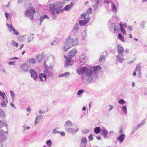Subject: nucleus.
Wrapping results in <instances>:
<instances>
[{
	"instance_id": "nucleus-1",
	"label": "nucleus",
	"mask_w": 147,
	"mask_h": 147,
	"mask_svg": "<svg viewBox=\"0 0 147 147\" xmlns=\"http://www.w3.org/2000/svg\"><path fill=\"white\" fill-rule=\"evenodd\" d=\"M93 67V71L90 69L87 71V76L89 77L88 79L90 81H91V82L92 80L97 78V74L100 71L101 69V67L99 65L94 66Z\"/></svg>"
},
{
	"instance_id": "nucleus-2",
	"label": "nucleus",
	"mask_w": 147,
	"mask_h": 147,
	"mask_svg": "<svg viewBox=\"0 0 147 147\" xmlns=\"http://www.w3.org/2000/svg\"><path fill=\"white\" fill-rule=\"evenodd\" d=\"M78 41L77 39H73L71 36H69L66 39V43L63 49L65 52H67L71 47L78 44Z\"/></svg>"
},
{
	"instance_id": "nucleus-3",
	"label": "nucleus",
	"mask_w": 147,
	"mask_h": 147,
	"mask_svg": "<svg viewBox=\"0 0 147 147\" xmlns=\"http://www.w3.org/2000/svg\"><path fill=\"white\" fill-rule=\"evenodd\" d=\"M90 69L87 68L85 67H82L78 68L77 70V72L79 75H80L82 74H86L82 77V79L84 82L86 83L91 82V81H90L88 78L89 76H87V71Z\"/></svg>"
},
{
	"instance_id": "nucleus-4",
	"label": "nucleus",
	"mask_w": 147,
	"mask_h": 147,
	"mask_svg": "<svg viewBox=\"0 0 147 147\" xmlns=\"http://www.w3.org/2000/svg\"><path fill=\"white\" fill-rule=\"evenodd\" d=\"M63 6L62 3L57 2L54 3L53 4H50L49 7L52 13L53 19H55L56 17L55 15V8H61Z\"/></svg>"
},
{
	"instance_id": "nucleus-5",
	"label": "nucleus",
	"mask_w": 147,
	"mask_h": 147,
	"mask_svg": "<svg viewBox=\"0 0 147 147\" xmlns=\"http://www.w3.org/2000/svg\"><path fill=\"white\" fill-rule=\"evenodd\" d=\"M35 10L33 7H31L25 11V15L26 17L29 18L31 20L34 18V16L35 13Z\"/></svg>"
},
{
	"instance_id": "nucleus-6",
	"label": "nucleus",
	"mask_w": 147,
	"mask_h": 147,
	"mask_svg": "<svg viewBox=\"0 0 147 147\" xmlns=\"http://www.w3.org/2000/svg\"><path fill=\"white\" fill-rule=\"evenodd\" d=\"M64 58L66 59L65 61V67L66 68L68 67L69 65L71 66L73 64L74 61L73 60L69 58L66 55L64 56Z\"/></svg>"
},
{
	"instance_id": "nucleus-7",
	"label": "nucleus",
	"mask_w": 147,
	"mask_h": 147,
	"mask_svg": "<svg viewBox=\"0 0 147 147\" xmlns=\"http://www.w3.org/2000/svg\"><path fill=\"white\" fill-rule=\"evenodd\" d=\"M29 72L31 74V76L34 80H35L38 78V76L36 72L33 69L29 70Z\"/></svg>"
},
{
	"instance_id": "nucleus-8",
	"label": "nucleus",
	"mask_w": 147,
	"mask_h": 147,
	"mask_svg": "<svg viewBox=\"0 0 147 147\" xmlns=\"http://www.w3.org/2000/svg\"><path fill=\"white\" fill-rule=\"evenodd\" d=\"M90 18L87 17L84 20H81L79 21V24L81 26L85 25L89 21Z\"/></svg>"
},
{
	"instance_id": "nucleus-9",
	"label": "nucleus",
	"mask_w": 147,
	"mask_h": 147,
	"mask_svg": "<svg viewBox=\"0 0 147 147\" xmlns=\"http://www.w3.org/2000/svg\"><path fill=\"white\" fill-rule=\"evenodd\" d=\"M79 129V128L78 127H76L75 129L69 127L68 128L65 129V130L69 133L71 134H74L78 131Z\"/></svg>"
},
{
	"instance_id": "nucleus-10",
	"label": "nucleus",
	"mask_w": 147,
	"mask_h": 147,
	"mask_svg": "<svg viewBox=\"0 0 147 147\" xmlns=\"http://www.w3.org/2000/svg\"><path fill=\"white\" fill-rule=\"evenodd\" d=\"M21 68L24 72H26L29 71L28 69L31 68V67L27 63H24L22 66Z\"/></svg>"
},
{
	"instance_id": "nucleus-11",
	"label": "nucleus",
	"mask_w": 147,
	"mask_h": 147,
	"mask_svg": "<svg viewBox=\"0 0 147 147\" xmlns=\"http://www.w3.org/2000/svg\"><path fill=\"white\" fill-rule=\"evenodd\" d=\"M124 56V55H120V54H118L116 56L117 61L119 63H122L123 62V60L124 59L123 58Z\"/></svg>"
},
{
	"instance_id": "nucleus-12",
	"label": "nucleus",
	"mask_w": 147,
	"mask_h": 147,
	"mask_svg": "<svg viewBox=\"0 0 147 147\" xmlns=\"http://www.w3.org/2000/svg\"><path fill=\"white\" fill-rule=\"evenodd\" d=\"M117 48L118 54H120V55H124L123 53L125 51V50L123 47L120 45H119L117 46Z\"/></svg>"
},
{
	"instance_id": "nucleus-13",
	"label": "nucleus",
	"mask_w": 147,
	"mask_h": 147,
	"mask_svg": "<svg viewBox=\"0 0 147 147\" xmlns=\"http://www.w3.org/2000/svg\"><path fill=\"white\" fill-rule=\"evenodd\" d=\"M47 75L44 73H40L39 75V78L40 81H46Z\"/></svg>"
},
{
	"instance_id": "nucleus-14",
	"label": "nucleus",
	"mask_w": 147,
	"mask_h": 147,
	"mask_svg": "<svg viewBox=\"0 0 147 147\" xmlns=\"http://www.w3.org/2000/svg\"><path fill=\"white\" fill-rule=\"evenodd\" d=\"M7 140L6 137L0 131V142H2Z\"/></svg>"
},
{
	"instance_id": "nucleus-15",
	"label": "nucleus",
	"mask_w": 147,
	"mask_h": 147,
	"mask_svg": "<svg viewBox=\"0 0 147 147\" xmlns=\"http://www.w3.org/2000/svg\"><path fill=\"white\" fill-rule=\"evenodd\" d=\"M87 144V139L86 138L83 137L82 138L80 141V147L81 146H86Z\"/></svg>"
},
{
	"instance_id": "nucleus-16",
	"label": "nucleus",
	"mask_w": 147,
	"mask_h": 147,
	"mask_svg": "<svg viewBox=\"0 0 147 147\" xmlns=\"http://www.w3.org/2000/svg\"><path fill=\"white\" fill-rule=\"evenodd\" d=\"M72 125V123L70 120H67L65 123L64 126L65 129L66 128H69V127H71Z\"/></svg>"
},
{
	"instance_id": "nucleus-17",
	"label": "nucleus",
	"mask_w": 147,
	"mask_h": 147,
	"mask_svg": "<svg viewBox=\"0 0 147 147\" xmlns=\"http://www.w3.org/2000/svg\"><path fill=\"white\" fill-rule=\"evenodd\" d=\"M44 74H46L48 77L53 76V74L51 71L48 70V68H46L44 70Z\"/></svg>"
},
{
	"instance_id": "nucleus-18",
	"label": "nucleus",
	"mask_w": 147,
	"mask_h": 147,
	"mask_svg": "<svg viewBox=\"0 0 147 147\" xmlns=\"http://www.w3.org/2000/svg\"><path fill=\"white\" fill-rule=\"evenodd\" d=\"M73 6V3L71 2L70 5H66L64 8L61 11V12L62 13L63 12V10L67 11L69 10Z\"/></svg>"
},
{
	"instance_id": "nucleus-19",
	"label": "nucleus",
	"mask_w": 147,
	"mask_h": 147,
	"mask_svg": "<svg viewBox=\"0 0 147 147\" xmlns=\"http://www.w3.org/2000/svg\"><path fill=\"white\" fill-rule=\"evenodd\" d=\"M125 136L124 134H122L119 136L117 138L118 140L120 142V143L123 142L125 138Z\"/></svg>"
},
{
	"instance_id": "nucleus-20",
	"label": "nucleus",
	"mask_w": 147,
	"mask_h": 147,
	"mask_svg": "<svg viewBox=\"0 0 147 147\" xmlns=\"http://www.w3.org/2000/svg\"><path fill=\"white\" fill-rule=\"evenodd\" d=\"M34 35L32 34H30L28 35L27 37V42L28 43L34 40Z\"/></svg>"
},
{
	"instance_id": "nucleus-21",
	"label": "nucleus",
	"mask_w": 147,
	"mask_h": 147,
	"mask_svg": "<svg viewBox=\"0 0 147 147\" xmlns=\"http://www.w3.org/2000/svg\"><path fill=\"white\" fill-rule=\"evenodd\" d=\"M101 133L105 138H106L108 134V131L105 128L101 129Z\"/></svg>"
},
{
	"instance_id": "nucleus-22",
	"label": "nucleus",
	"mask_w": 147,
	"mask_h": 147,
	"mask_svg": "<svg viewBox=\"0 0 147 147\" xmlns=\"http://www.w3.org/2000/svg\"><path fill=\"white\" fill-rule=\"evenodd\" d=\"M77 52V51L76 50H73L71 51L68 53V55L70 57V58H71L72 56H74Z\"/></svg>"
},
{
	"instance_id": "nucleus-23",
	"label": "nucleus",
	"mask_w": 147,
	"mask_h": 147,
	"mask_svg": "<svg viewBox=\"0 0 147 147\" xmlns=\"http://www.w3.org/2000/svg\"><path fill=\"white\" fill-rule=\"evenodd\" d=\"M5 126L7 129V124L5 122L0 120V128Z\"/></svg>"
},
{
	"instance_id": "nucleus-24",
	"label": "nucleus",
	"mask_w": 147,
	"mask_h": 147,
	"mask_svg": "<svg viewBox=\"0 0 147 147\" xmlns=\"http://www.w3.org/2000/svg\"><path fill=\"white\" fill-rule=\"evenodd\" d=\"M43 118V116L41 115H39L36 117L35 119L34 124H36L38 123L39 121V120L40 119H42Z\"/></svg>"
},
{
	"instance_id": "nucleus-25",
	"label": "nucleus",
	"mask_w": 147,
	"mask_h": 147,
	"mask_svg": "<svg viewBox=\"0 0 147 147\" xmlns=\"http://www.w3.org/2000/svg\"><path fill=\"white\" fill-rule=\"evenodd\" d=\"M70 74V73L69 72H66L63 74H61L58 76L59 77H67L69 76Z\"/></svg>"
},
{
	"instance_id": "nucleus-26",
	"label": "nucleus",
	"mask_w": 147,
	"mask_h": 147,
	"mask_svg": "<svg viewBox=\"0 0 147 147\" xmlns=\"http://www.w3.org/2000/svg\"><path fill=\"white\" fill-rule=\"evenodd\" d=\"M78 29V23H77L75 24L73 28L72 32L74 33H76Z\"/></svg>"
},
{
	"instance_id": "nucleus-27",
	"label": "nucleus",
	"mask_w": 147,
	"mask_h": 147,
	"mask_svg": "<svg viewBox=\"0 0 147 147\" xmlns=\"http://www.w3.org/2000/svg\"><path fill=\"white\" fill-rule=\"evenodd\" d=\"M146 119H143L140 123L137 126V129L142 126L146 122Z\"/></svg>"
},
{
	"instance_id": "nucleus-28",
	"label": "nucleus",
	"mask_w": 147,
	"mask_h": 147,
	"mask_svg": "<svg viewBox=\"0 0 147 147\" xmlns=\"http://www.w3.org/2000/svg\"><path fill=\"white\" fill-rule=\"evenodd\" d=\"M43 56L41 55H38L36 57L37 59L39 62H40L42 59Z\"/></svg>"
},
{
	"instance_id": "nucleus-29",
	"label": "nucleus",
	"mask_w": 147,
	"mask_h": 147,
	"mask_svg": "<svg viewBox=\"0 0 147 147\" xmlns=\"http://www.w3.org/2000/svg\"><path fill=\"white\" fill-rule=\"evenodd\" d=\"M100 131V127H96L94 129V132L96 134H98Z\"/></svg>"
},
{
	"instance_id": "nucleus-30",
	"label": "nucleus",
	"mask_w": 147,
	"mask_h": 147,
	"mask_svg": "<svg viewBox=\"0 0 147 147\" xmlns=\"http://www.w3.org/2000/svg\"><path fill=\"white\" fill-rule=\"evenodd\" d=\"M99 1H97L94 4L93 7L94 10L97 9L98 7Z\"/></svg>"
},
{
	"instance_id": "nucleus-31",
	"label": "nucleus",
	"mask_w": 147,
	"mask_h": 147,
	"mask_svg": "<svg viewBox=\"0 0 147 147\" xmlns=\"http://www.w3.org/2000/svg\"><path fill=\"white\" fill-rule=\"evenodd\" d=\"M7 26L9 28V30L11 32V30L13 31L15 29L13 27V26L12 25V24H11L10 25H9V24H7Z\"/></svg>"
},
{
	"instance_id": "nucleus-32",
	"label": "nucleus",
	"mask_w": 147,
	"mask_h": 147,
	"mask_svg": "<svg viewBox=\"0 0 147 147\" xmlns=\"http://www.w3.org/2000/svg\"><path fill=\"white\" fill-rule=\"evenodd\" d=\"M118 38L122 42H125V40L124 39V38L123 36L121 34H118Z\"/></svg>"
},
{
	"instance_id": "nucleus-33",
	"label": "nucleus",
	"mask_w": 147,
	"mask_h": 147,
	"mask_svg": "<svg viewBox=\"0 0 147 147\" xmlns=\"http://www.w3.org/2000/svg\"><path fill=\"white\" fill-rule=\"evenodd\" d=\"M46 144L48 147H51L52 145V143L51 140H49L46 142Z\"/></svg>"
},
{
	"instance_id": "nucleus-34",
	"label": "nucleus",
	"mask_w": 147,
	"mask_h": 147,
	"mask_svg": "<svg viewBox=\"0 0 147 147\" xmlns=\"http://www.w3.org/2000/svg\"><path fill=\"white\" fill-rule=\"evenodd\" d=\"M105 56L103 55H102L100 57L99 59V61L101 63L102 62V63H103L105 61Z\"/></svg>"
},
{
	"instance_id": "nucleus-35",
	"label": "nucleus",
	"mask_w": 147,
	"mask_h": 147,
	"mask_svg": "<svg viewBox=\"0 0 147 147\" xmlns=\"http://www.w3.org/2000/svg\"><path fill=\"white\" fill-rule=\"evenodd\" d=\"M113 7L112 8V9L114 11L115 13H116L117 12V8L116 6L115 5L114 3L112 2Z\"/></svg>"
},
{
	"instance_id": "nucleus-36",
	"label": "nucleus",
	"mask_w": 147,
	"mask_h": 147,
	"mask_svg": "<svg viewBox=\"0 0 147 147\" xmlns=\"http://www.w3.org/2000/svg\"><path fill=\"white\" fill-rule=\"evenodd\" d=\"M5 116V113L3 110L1 109H0V118H3Z\"/></svg>"
},
{
	"instance_id": "nucleus-37",
	"label": "nucleus",
	"mask_w": 147,
	"mask_h": 147,
	"mask_svg": "<svg viewBox=\"0 0 147 147\" xmlns=\"http://www.w3.org/2000/svg\"><path fill=\"white\" fill-rule=\"evenodd\" d=\"M135 70L136 71L138 70V72H140L141 70V69L140 68V64H138L136 66V68Z\"/></svg>"
},
{
	"instance_id": "nucleus-38",
	"label": "nucleus",
	"mask_w": 147,
	"mask_h": 147,
	"mask_svg": "<svg viewBox=\"0 0 147 147\" xmlns=\"http://www.w3.org/2000/svg\"><path fill=\"white\" fill-rule=\"evenodd\" d=\"M122 109L123 110L125 114H126L127 113V109L125 106H123L122 107Z\"/></svg>"
},
{
	"instance_id": "nucleus-39",
	"label": "nucleus",
	"mask_w": 147,
	"mask_h": 147,
	"mask_svg": "<svg viewBox=\"0 0 147 147\" xmlns=\"http://www.w3.org/2000/svg\"><path fill=\"white\" fill-rule=\"evenodd\" d=\"M146 22L143 21L140 24V26L143 29H144L145 28V24L146 23Z\"/></svg>"
},
{
	"instance_id": "nucleus-40",
	"label": "nucleus",
	"mask_w": 147,
	"mask_h": 147,
	"mask_svg": "<svg viewBox=\"0 0 147 147\" xmlns=\"http://www.w3.org/2000/svg\"><path fill=\"white\" fill-rule=\"evenodd\" d=\"M86 35V32L84 31L81 34V38L83 40H84L85 37Z\"/></svg>"
},
{
	"instance_id": "nucleus-41",
	"label": "nucleus",
	"mask_w": 147,
	"mask_h": 147,
	"mask_svg": "<svg viewBox=\"0 0 147 147\" xmlns=\"http://www.w3.org/2000/svg\"><path fill=\"white\" fill-rule=\"evenodd\" d=\"M118 102L121 105H123L126 102L123 99H121L119 100Z\"/></svg>"
},
{
	"instance_id": "nucleus-42",
	"label": "nucleus",
	"mask_w": 147,
	"mask_h": 147,
	"mask_svg": "<svg viewBox=\"0 0 147 147\" xmlns=\"http://www.w3.org/2000/svg\"><path fill=\"white\" fill-rule=\"evenodd\" d=\"M58 128H56L54 129L52 131V133L53 134H59L60 133V131L57 130V129Z\"/></svg>"
},
{
	"instance_id": "nucleus-43",
	"label": "nucleus",
	"mask_w": 147,
	"mask_h": 147,
	"mask_svg": "<svg viewBox=\"0 0 147 147\" xmlns=\"http://www.w3.org/2000/svg\"><path fill=\"white\" fill-rule=\"evenodd\" d=\"M4 100H2L1 103V105L3 107H6L7 106V105L5 103V101Z\"/></svg>"
},
{
	"instance_id": "nucleus-44",
	"label": "nucleus",
	"mask_w": 147,
	"mask_h": 147,
	"mask_svg": "<svg viewBox=\"0 0 147 147\" xmlns=\"http://www.w3.org/2000/svg\"><path fill=\"white\" fill-rule=\"evenodd\" d=\"M29 61L32 63H36V60L34 58H31L30 59Z\"/></svg>"
},
{
	"instance_id": "nucleus-45",
	"label": "nucleus",
	"mask_w": 147,
	"mask_h": 147,
	"mask_svg": "<svg viewBox=\"0 0 147 147\" xmlns=\"http://www.w3.org/2000/svg\"><path fill=\"white\" fill-rule=\"evenodd\" d=\"M84 92V91L83 90H80L77 92V94L78 95H79L81 94H82Z\"/></svg>"
},
{
	"instance_id": "nucleus-46",
	"label": "nucleus",
	"mask_w": 147,
	"mask_h": 147,
	"mask_svg": "<svg viewBox=\"0 0 147 147\" xmlns=\"http://www.w3.org/2000/svg\"><path fill=\"white\" fill-rule=\"evenodd\" d=\"M10 92L12 98H14L15 96V94L14 93L13 91L12 90H11Z\"/></svg>"
},
{
	"instance_id": "nucleus-47",
	"label": "nucleus",
	"mask_w": 147,
	"mask_h": 147,
	"mask_svg": "<svg viewBox=\"0 0 147 147\" xmlns=\"http://www.w3.org/2000/svg\"><path fill=\"white\" fill-rule=\"evenodd\" d=\"M12 44L13 45H14L16 47H17V46L18 45V43L15 41L13 40H12Z\"/></svg>"
},
{
	"instance_id": "nucleus-48",
	"label": "nucleus",
	"mask_w": 147,
	"mask_h": 147,
	"mask_svg": "<svg viewBox=\"0 0 147 147\" xmlns=\"http://www.w3.org/2000/svg\"><path fill=\"white\" fill-rule=\"evenodd\" d=\"M121 30V32H122L123 34H126V32L125 30L123 27L120 28Z\"/></svg>"
},
{
	"instance_id": "nucleus-49",
	"label": "nucleus",
	"mask_w": 147,
	"mask_h": 147,
	"mask_svg": "<svg viewBox=\"0 0 147 147\" xmlns=\"http://www.w3.org/2000/svg\"><path fill=\"white\" fill-rule=\"evenodd\" d=\"M89 130L87 129H86L82 131V132L84 134H86L89 133Z\"/></svg>"
},
{
	"instance_id": "nucleus-50",
	"label": "nucleus",
	"mask_w": 147,
	"mask_h": 147,
	"mask_svg": "<svg viewBox=\"0 0 147 147\" xmlns=\"http://www.w3.org/2000/svg\"><path fill=\"white\" fill-rule=\"evenodd\" d=\"M89 139L90 140L92 141L93 140V135L92 134H91L89 136H88Z\"/></svg>"
},
{
	"instance_id": "nucleus-51",
	"label": "nucleus",
	"mask_w": 147,
	"mask_h": 147,
	"mask_svg": "<svg viewBox=\"0 0 147 147\" xmlns=\"http://www.w3.org/2000/svg\"><path fill=\"white\" fill-rule=\"evenodd\" d=\"M5 93L4 92V94H3V96H1L2 97L3 99V100H4L5 101H6L7 102L8 101L7 100V98H6V99H5Z\"/></svg>"
},
{
	"instance_id": "nucleus-52",
	"label": "nucleus",
	"mask_w": 147,
	"mask_h": 147,
	"mask_svg": "<svg viewBox=\"0 0 147 147\" xmlns=\"http://www.w3.org/2000/svg\"><path fill=\"white\" fill-rule=\"evenodd\" d=\"M92 9L91 8H90L87 11V13L89 14H91L92 13Z\"/></svg>"
},
{
	"instance_id": "nucleus-53",
	"label": "nucleus",
	"mask_w": 147,
	"mask_h": 147,
	"mask_svg": "<svg viewBox=\"0 0 147 147\" xmlns=\"http://www.w3.org/2000/svg\"><path fill=\"white\" fill-rule=\"evenodd\" d=\"M61 10V8H55V11H56L57 14H58Z\"/></svg>"
},
{
	"instance_id": "nucleus-54",
	"label": "nucleus",
	"mask_w": 147,
	"mask_h": 147,
	"mask_svg": "<svg viewBox=\"0 0 147 147\" xmlns=\"http://www.w3.org/2000/svg\"><path fill=\"white\" fill-rule=\"evenodd\" d=\"M7 64H9V65H15V62H13V61H9V62H8L7 63Z\"/></svg>"
},
{
	"instance_id": "nucleus-55",
	"label": "nucleus",
	"mask_w": 147,
	"mask_h": 147,
	"mask_svg": "<svg viewBox=\"0 0 147 147\" xmlns=\"http://www.w3.org/2000/svg\"><path fill=\"white\" fill-rule=\"evenodd\" d=\"M13 31V32L14 34L16 35H18L19 34V32L17 31L15 29Z\"/></svg>"
},
{
	"instance_id": "nucleus-56",
	"label": "nucleus",
	"mask_w": 147,
	"mask_h": 147,
	"mask_svg": "<svg viewBox=\"0 0 147 147\" xmlns=\"http://www.w3.org/2000/svg\"><path fill=\"white\" fill-rule=\"evenodd\" d=\"M86 15L85 13H83L81 15V19L85 18L86 17Z\"/></svg>"
},
{
	"instance_id": "nucleus-57",
	"label": "nucleus",
	"mask_w": 147,
	"mask_h": 147,
	"mask_svg": "<svg viewBox=\"0 0 147 147\" xmlns=\"http://www.w3.org/2000/svg\"><path fill=\"white\" fill-rule=\"evenodd\" d=\"M57 42L56 40H55L52 42L51 43V45H54L56 44L57 43Z\"/></svg>"
},
{
	"instance_id": "nucleus-58",
	"label": "nucleus",
	"mask_w": 147,
	"mask_h": 147,
	"mask_svg": "<svg viewBox=\"0 0 147 147\" xmlns=\"http://www.w3.org/2000/svg\"><path fill=\"white\" fill-rule=\"evenodd\" d=\"M5 17H6L7 19V20H8L9 18V15L8 14V13H5Z\"/></svg>"
},
{
	"instance_id": "nucleus-59",
	"label": "nucleus",
	"mask_w": 147,
	"mask_h": 147,
	"mask_svg": "<svg viewBox=\"0 0 147 147\" xmlns=\"http://www.w3.org/2000/svg\"><path fill=\"white\" fill-rule=\"evenodd\" d=\"M112 25H113L114 26V31H117V26H116V25H115V24L113 23V24H112Z\"/></svg>"
},
{
	"instance_id": "nucleus-60",
	"label": "nucleus",
	"mask_w": 147,
	"mask_h": 147,
	"mask_svg": "<svg viewBox=\"0 0 147 147\" xmlns=\"http://www.w3.org/2000/svg\"><path fill=\"white\" fill-rule=\"evenodd\" d=\"M109 106L111 107L110 108H109V110H108V111H109L112 110L113 107V106L110 105H109Z\"/></svg>"
},
{
	"instance_id": "nucleus-61",
	"label": "nucleus",
	"mask_w": 147,
	"mask_h": 147,
	"mask_svg": "<svg viewBox=\"0 0 147 147\" xmlns=\"http://www.w3.org/2000/svg\"><path fill=\"white\" fill-rule=\"evenodd\" d=\"M59 134H60L61 136H63L65 135V133L63 131H60Z\"/></svg>"
},
{
	"instance_id": "nucleus-62",
	"label": "nucleus",
	"mask_w": 147,
	"mask_h": 147,
	"mask_svg": "<svg viewBox=\"0 0 147 147\" xmlns=\"http://www.w3.org/2000/svg\"><path fill=\"white\" fill-rule=\"evenodd\" d=\"M45 19L44 18V16L43 17H41L40 18V23H41V22H43V20H44Z\"/></svg>"
},
{
	"instance_id": "nucleus-63",
	"label": "nucleus",
	"mask_w": 147,
	"mask_h": 147,
	"mask_svg": "<svg viewBox=\"0 0 147 147\" xmlns=\"http://www.w3.org/2000/svg\"><path fill=\"white\" fill-rule=\"evenodd\" d=\"M138 129H137H137H136L134 128L133 129V131H132L131 133V134H134V133Z\"/></svg>"
},
{
	"instance_id": "nucleus-64",
	"label": "nucleus",
	"mask_w": 147,
	"mask_h": 147,
	"mask_svg": "<svg viewBox=\"0 0 147 147\" xmlns=\"http://www.w3.org/2000/svg\"><path fill=\"white\" fill-rule=\"evenodd\" d=\"M45 112L44 111H41V109H40L39 110V113L40 114H42L44 113Z\"/></svg>"
}]
</instances>
